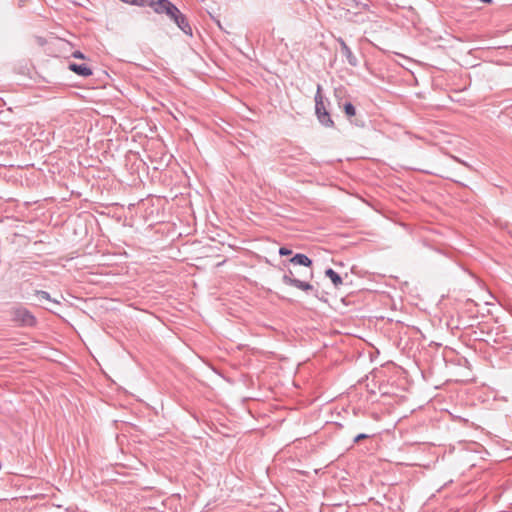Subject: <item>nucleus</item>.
Returning a JSON list of instances; mask_svg holds the SVG:
<instances>
[{"mask_svg": "<svg viewBox=\"0 0 512 512\" xmlns=\"http://www.w3.org/2000/svg\"><path fill=\"white\" fill-rule=\"evenodd\" d=\"M314 101L315 115L319 123L326 128H333L335 124L328 110L330 101L329 99L323 96L321 84H317V90L314 97Z\"/></svg>", "mask_w": 512, "mask_h": 512, "instance_id": "obj_2", "label": "nucleus"}, {"mask_svg": "<svg viewBox=\"0 0 512 512\" xmlns=\"http://www.w3.org/2000/svg\"><path fill=\"white\" fill-rule=\"evenodd\" d=\"M325 276L331 280L335 288H339L343 284V278L332 268L325 270Z\"/></svg>", "mask_w": 512, "mask_h": 512, "instance_id": "obj_9", "label": "nucleus"}, {"mask_svg": "<svg viewBox=\"0 0 512 512\" xmlns=\"http://www.w3.org/2000/svg\"><path fill=\"white\" fill-rule=\"evenodd\" d=\"M289 262L294 265H301V266H305V267H309V268H311L313 265L312 259H310L307 255L302 254V253L295 254L292 258H290ZM308 278L309 279L313 278V270L312 269H310V271L308 273Z\"/></svg>", "mask_w": 512, "mask_h": 512, "instance_id": "obj_6", "label": "nucleus"}, {"mask_svg": "<svg viewBox=\"0 0 512 512\" xmlns=\"http://www.w3.org/2000/svg\"><path fill=\"white\" fill-rule=\"evenodd\" d=\"M35 296L37 297V299L39 300V302H42L43 300H46V301H50V302H53L55 304H59L58 301H56L55 299H52L50 294L46 291H43V290H35Z\"/></svg>", "mask_w": 512, "mask_h": 512, "instance_id": "obj_10", "label": "nucleus"}, {"mask_svg": "<svg viewBox=\"0 0 512 512\" xmlns=\"http://www.w3.org/2000/svg\"><path fill=\"white\" fill-rule=\"evenodd\" d=\"M337 42L339 43L340 45V48H341V53L343 54V56H345L348 64L352 67H356L358 66V59L357 57L353 54L352 50L350 49V47L346 44V42L341 38L339 37L337 39Z\"/></svg>", "mask_w": 512, "mask_h": 512, "instance_id": "obj_7", "label": "nucleus"}, {"mask_svg": "<svg viewBox=\"0 0 512 512\" xmlns=\"http://www.w3.org/2000/svg\"><path fill=\"white\" fill-rule=\"evenodd\" d=\"M12 320L22 327H34L37 324L36 317L25 307H17L13 310Z\"/></svg>", "mask_w": 512, "mask_h": 512, "instance_id": "obj_4", "label": "nucleus"}, {"mask_svg": "<svg viewBox=\"0 0 512 512\" xmlns=\"http://www.w3.org/2000/svg\"><path fill=\"white\" fill-rule=\"evenodd\" d=\"M72 57L76 58V59H85V55L79 51V50H76L72 53Z\"/></svg>", "mask_w": 512, "mask_h": 512, "instance_id": "obj_13", "label": "nucleus"}, {"mask_svg": "<svg viewBox=\"0 0 512 512\" xmlns=\"http://www.w3.org/2000/svg\"><path fill=\"white\" fill-rule=\"evenodd\" d=\"M148 7H151L157 14L166 15L185 35L193 36V30L186 15L170 0H151Z\"/></svg>", "mask_w": 512, "mask_h": 512, "instance_id": "obj_1", "label": "nucleus"}, {"mask_svg": "<svg viewBox=\"0 0 512 512\" xmlns=\"http://www.w3.org/2000/svg\"><path fill=\"white\" fill-rule=\"evenodd\" d=\"M369 437H370V435H368V434L360 433V434H358V435H356V436L354 437L353 442H354V443H359L360 441H362V440H364V439H368Z\"/></svg>", "mask_w": 512, "mask_h": 512, "instance_id": "obj_12", "label": "nucleus"}, {"mask_svg": "<svg viewBox=\"0 0 512 512\" xmlns=\"http://www.w3.org/2000/svg\"><path fill=\"white\" fill-rule=\"evenodd\" d=\"M282 282L285 285L294 287L296 289L306 292L307 294H312L313 296L318 297V289H316L308 281H304V280H300V279L296 278L294 272L291 269H289L282 276Z\"/></svg>", "mask_w": 512, "mask_h": 512, "instance_id": "obj_3", "label": "nucleus"}, {"mask_svg": "<svg viewBox=\"0 0 512 512\" xmlns=\"http://www.w3.org/2000/svg\"><path fill=\"white\" fill-rule=\"evenodd\" d=\"M68 69L81 77H89L93 74L92 69L84 63L77 64L70 62L68 64Z\"/></svg>", "mask_w": 512, "mask_h": 512, "instance_id": "obj_8", "label": "nucleus"}, {"mask_svg": "<svg viewBox=\"0 0 512 512\" xmlns=\"http://www.w3.org/2000/svg\"><path fill=\"white\" fill-rule=\"evenodd\" d=\"M292 254V250L288 247L282 246L279 248V255L280 256H288Z\"/></svg>", "mask_w": 512, "mask_h": 512, "instance_id": "obj_11", "label": "nucleus"}, {"mask_svg": "<svg viewBox=\"0 0 512 512\" xmlns=\"http://www.w3.org/2000/svg\"><path fill=\"white\" fill-rule=\"evenodd\" d=\"M339 106L343 109V112L350 121V123L359 127L364 126V122L356 117V107L351 102H345L343 103V105L339 103Z\"/></svg>", "mask_w": 512, "mask_h": 512, "instance_id": "obj_5", "label": "nucleus"}]
</instances>
